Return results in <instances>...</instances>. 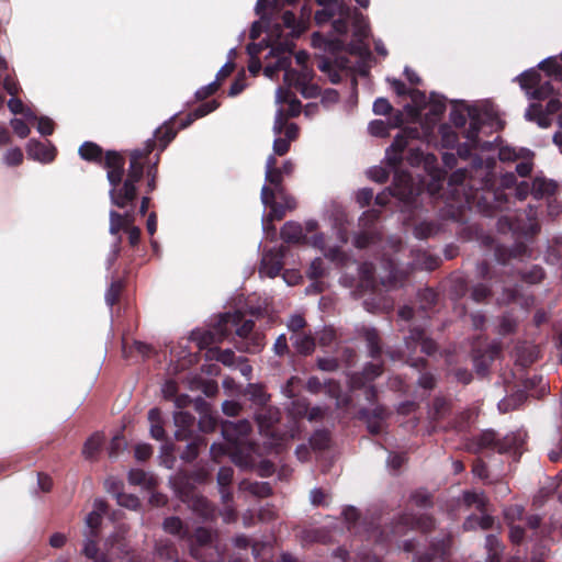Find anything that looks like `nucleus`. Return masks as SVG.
I'll list each match as a JSON object with an SVG mask.
<instances>
[{"instance_id": "nucleus-57", "label": "nucleus", "mask_w": 562, "mask_h": 562, "mask_svg": "<svg viewBox=\"0 0 562 562\" xmlns=\"http://www.w3.org/2000/svg\"><path fill=\"white\" fill-rule=\"evenodd\" d=\"M103 438L100 434L92 435L83 446V454L87 458H92L100 449Z\"/></svg>"}, {"instance_id": "nucleus-2", "label": "nucleus", "mask_w": 562, "mask_h": 562, "mask_svg": "<svg viewBox=\"0 0 562 562\" xmlns=\"http://www.w3.org/2000/svg\"><path fill=\"white\" fill-rule=\"evenodd\" d=\"M155 148V142L148 140L144 150H134L131 154L128 175L124 183L121 180L124 170V159L116 153L109 151L104 158L103 167L108 171V180L112 186L111 201L119 207H125L136 198V183L144 173V160Z\"/></svg>"}, {"instance_id": "nucleus-10", "label": "nucleus", "mask_w": 562, "mask_h": 562, "mask_svg": "<svg viewBox=\"0 0 562 562\" xmlns=\"http://www.w3.org/2000/svg\"><path fill=\"white\" fill-rule=\"evenodd\" d=\"M251 425L247 419L237 423L225 422L222 425V435L236 452H240L249 464L254 462L256 446L248 439Z\"/></svg>"}, {"instance_id": "nucleus-15", "label": "nucleus", "mask_w": 562, "mask_h": 562, "mask_svg": "<svg viewBox=\"0 0 562 562\" xmlns=\"http://www.w3.org/2000/svg\"><path fill=\"white\" fill-rule=\"evenodd\" d=\"M191 554L203 562H218L222 553L217 544H214V535L205 529L198 528L189 539Z\"/></svg>"}, {"instance_id": "nucleus-27", "label": "nucleus", "mask_w": 562, "mask_h": 562, "mask_svg": "<svg viewBox=\"0 0 562 562\" xmlns=\"http://www.w3.org/2000/svg\"><path fill=\"white\" fill-rule=\"evenodd\" d=\"M26 150L30 158L41 162H50L55 158V148L49 143L32 139Z\"/></svg>"}, {"instance_id": "nucleus-46", "label": "nucleus", "mask_w": 562, "mask_h": 562, "mask_svg": "<svg viewBox=\"0 0 562 562\" xmlns=\"http://www.w3.org/2000/svg\"><path fill=\"white\" fill-rule=\"evenodd\" d=\"M217 108H218V103L214 100L211 102L201 104L192 113L188 114L186 123L182 124V127H187L196 119L207 115L209 113L213 112Z\"/></svg>"}, {"instance_id": "nucleus-39", "label": "nucleus", "mask_w": 562, "mask_h": 562, "mask_svg": "<svg viewBox=\"0 0 562 562\" xmlns=\"http://www.w3.org/2000/svg\"><path fill=\"white\" fill-rule=\"evenodd\" d=\"M134 222V216L132 213L126 212L125 214H120L115 211L110 212V233L112 235H117L121 229H125Z\"/></svg>"}, {"instance_id": "nucleus-47", "label": "nucleus", "mask_w": 562, "mask_h": 562, "mask_svg": "<svg viewBox=\"0 0 562 562\" xmlns=\"http://www.w3.org/2000/svg\"><path fill=\"white\" fill-rule=\"evenodd\" d=\"M246 395L249 396L252 403L261 407L266 406L269 401V395L263 387L258 384H249L246 389Z\"/></svg>"}, {"instance_id": "nucleus-51", "label": "nucleus", "mask_w": 562, "mask_h": 562, "mask_svg": "<svg viewBox=\"0 0 562 562\" xmlns=\"http://www.w3.org/2000/svg\"><path fill=\"white\" fill-rule=\"evenodd\" d=\"M283 25L290 30L291 35L297 36L303 31V24L296 21L294 13L283 11L280 15Z\"/></svg>"}, {"instance_id": "nucleus-24", "label": "nucleus", "mask_w": 562, "mask_h": 562, "mask_svg": "<svg viewBox=\"0 0 562 562\" xmlns=\"http://www.w3.org/2000/svg\"><path fill=\"white\" fill-rule=\"evenodd\" d=\"M449 186L453 189L454 193H459L460 191L464 194L465 203H470L471 199H475V195L465 191L467 187L474 188L475 179L473 175H469V171L465 169H458L454 171L449 179Z\"/></svg>"}, {"instance_id": "nucleus-21", "label": "nucleus", "mask_w": 562, "mask_h": 562, "mask_svg": "<svg viewBox=\"0 0 562 562\" xmlns=\"http://www.w3.org/2000/svg\"><path fill=\"white\" fill-rule=\"evenodd\" d=\"M419 137L416 128H405L401 131L391 147L386 150V160L392 167H396L403 159V151L409 145V142Z\"/></svg>"}, {"instance_id": "nucleus-42", "label": "nucleus", "mask_w": 562, "mask_h": 562, "mask_svg": "<svg viewBox=\"0 0 562 562\" xmlns=\"http://www.w3.org/2000/svg\"><path fill=\"white\" fill-rule=\"evenodd\" d=\"M189 506L204 518H211L214 515V508L203 496L192 495L191 499L189 501Z\"/></svg>"}, {"instance_id": "nucleus-55", "label": "nucleus", "mask_w": 562, "mask_h": 562, "mask_svg": "<svg viewBox=\"0 0 562 562\" xmlns=\"http://www.w3.org/2000/svg\"><path fill=\"white\" fill-rule=\"evenodd\" d=\"M438 226L431 222H420L414 227V234L417 238H428L438 232Z\"/></svg>"}, {"instance_id": "nucleus-54", "label": "nucleus", "mask_w": 562, "mask_h": 562, "mask_svg": "<svg viewBox=\"0 0 562 562\" xmlns=\"http://www.w3.org/2000/svg\"><path fill=\"white\" fill-rule=\"evenodd\" d=\"M493 525V518L491 516H487V515H483L482 517H474V516H470L465 521H464V529L465 530H470V529H474L476 526H479L480 528L482 529H488L491 528Z\"/></svg>"}, {"instance_id": "nucleus-56", "label": "nucleus", "mask_w": 562, "mask_h": 562, "mask_svg": "<svg viewBox=\"0 0 562 562\" xmlns=\"http://www.w3.org/2000/svg\"><path fill=\"white\" fill-rule=\"evenodd\" d=\"M10 111L14 114L21 113L29 121H36V115L27 108H25L20 99L12 98L8 102Z\"/></svg>"}, {"instance_id": "nucleus-52", "label": "nucleus", "mask_w": 562, "mask_h": 562, "mask_svg": "<svg viewBox=\"0 0 562 562\" xmlns=\"http://www.w3.org/2000/svg\"><path fill=\"white\" fill-rule=\"evenodd\" d=\"M164 529L171 533L179 536L180 538L187 537V528L183 527L182 521L177 517H169L164 521Z\"/></svg>"}, {"instance_id": "nucleus-12", "label": "nucleus", "mask_w": 562, "mask_h": 562, "mask_svg": "<svg viewBox=\"0 0 562 562\" xmlns=\"http://www.w3.org/2000/svg\"><path fill=\"white\" fill-rule=\"evenodd\" d=\"M424 192V181H415L414 178L401 170L394 175L392 194L397 196L406 210L417 206V199Z\"/></svg>"}, {"instance_id": "nucleus-30", "label": "nucleus", "mask_w": 562, "mask_h": 562, "mask_svg": "<svg viewBox=\"0 0 562 562\" xmlns=\"http://www.w3.org/2000/svg\"><path fill=\"white\" fill-rule=\"evenodd\" d=\"M407 349H416L420 347V350L426 355H431L436 350V344L434 340L425 337L424 331L419 328L411 329V335L406 339Z\"/></svg>"}, {"instance_id": "nucleus-38", "label": "nucleus", "mask_w": 562, "mask_h": 562, "mask_svg": "<svg viewBox=\"0 0 562 562\" xmlns=\"http://www.w3.org/2000/svg\"><path fill=\"white\" fill-rule=\"evenodd\" d=\"M226 453L233 454V460L235 463H237L241 467L249 465L248 460H246L244 458V456L240 454V452H238V451L236 452L234 449H232L231 445L228 442H227V446L222 445V443H213L211 446V456L215 461H217L222 456H224Z\"/></svg>"}, {"instance_id": "nucleus-53", "label": "nucleus", "mask_w": 562, "mask_h": 562, "mask_svg": "<svg viewBox=\"0 0 562 562\" xmlns=\"http://www.w3.org/2000/svg\"><path fill=\"white\" fill-rule=\"evenodd\" d=\"M324 387L326 389V392L329 394L330 397L336 398V405L338 407H345L349 404V396H340V386L336 382L329 381L327 384L324 385Z\"/></svg>"}, {"instance_id": "nucleus-3", "label": "nucleus", "mask_w": 562, "mask_h": 562, "mask_svg": "<svg viewBox=\"0 0 562 562\" xmlns=\"http://www.w3.org/2000/svg\"><path fill=\"white\" fill-rule=\"evenodd\" d=\"M284 173L277 167V159L270 155L266 161V184L261 189V202L265 206L270 207L268 217L263 218V231L269 235L270 224L273 220H281L286 210L295 207L293 198L286 195L282 187ZM272 235L274 228L271 226Z\"/></svg>"}, {"instance_id": "nucleus-9", "label": "nucleus", "mask_w": 562, "mask_h": 562, "mask_svg": "<svg viewBox=\"0 0 562 562\" xmlns=\"http://www.w3.org/2000/svg\"><path fill=\"white\" fill-rule=\"evenodd\" d=\"M106 513V504L102 499H95L92 512L85 520L83 529V555L92 562H110L106 554L99 552L97 541L100 535L102 516Z\"/></svg>"}, {"instance_id": "nucleus-49", "label": "nucleus", "mask_w": 562, "mask_h": 562, "mask_svg": "<svg viewBox=\"0 0 562 562\" xmlns=\"http://www.w3.org/2000/svg\"><path fill=\"white\" fill-rule=\"evenodd\" d=\"M79 155L85 160H101L102 150L97 144L86 142L80 146Z\"/></svg>"}, {"instance_id": "nucleus-43", "label": "nucleus", "mask_w": 562, "mask_h": 562, "mask_svg": "<svg viewBox=\"0 0 562 562\" xmlns=\"http://www.w3.org/2000/svg\"><path fill=\"white\" fill-rule=\"evenodd\" d=\"M383 261L385 262V271L387 272V276H381V283L384 286H396L400 280H402L403 276L400 273L394 265V262L390 258H383Z\"/></svg>"}, {"instance_id": "nucleus-28", "label": "nucleus", "mask_w": 562, "mask_h": 562, "mask_svg": "<svg viewBox=\"0 0 562 562\" xmlns=\"http://www.w3.org/2000/svg\"><path fill=\"white\" fill-rule=\"evenodd\" d=\"M317 67L321 71L328 75L333 83H337L341 80V71L349 68V65L344 59L334 63L328 58H318Z\"/></svg>"}, {"instance_id": "nucleus-14", "label": "nucleus", "mask_w": 562, "mask_h": 562, "mask_svg": "<svg viewBox=\"0 0 562 562\" xmlns=\"http://www.w3.org/2000/svg\"><path fill=\"white\" fill-rule=\"evenodd\" d=\"M307 59L308 54L304 50H300L295 54L296 64L301 66V69L294 70L289 68V70H286L284 74V83L289 88H295L304 97L311 98L316 94L317 89L314 86H310V81L312 80V71L306 66Z\"/></svg>"}, {"instance_id": "nucleus-62", "label": "nucleus", "mask_w": 562, "mask_h": 562, "mask_svg": "<svg viewBox=\"0 0 562 562\" xmlns=\"http://www.w3.org/2000/svg\"><path fill=\"white\" fill-rule=\"evenodd\" d=\"M491 170H492L491 164H486L485 166H483V164L481 162L479 166H476V164L473 166V171L475 172V176L482 177V181L480 183L481 189H484L490 184Z\"/></svg>"}, {"instance_id": "nucleus-36", "label": "nucleus", "mask_w": 562, "mask_h": 562, "mask_svg": "<svg viewBox=\"0 0 562 562\" xmlns=\"http://www.w3.org/2000/svg\"><path fill=\"white\" fill-rule=\"evenodd\" d=\"M499 347L494 344L491 345L484 353H476L474 356V366L480 374H485L490 363L498 356Z\"/></svg>"}, {"instance_id": "nucleus-26", "label": "nucleus", "mask_w": 562, "mask_h": 562, "mask_svg": "<svg viewBox=\"0 0 562 562\" xmlns=\"http://www.w3.org/2000/svg\"><path fill=\"white\" fill-rule=\"evenodd\" d=\"M299 128L295 124L291 123L283 127L281 134H274L273 154L283 156L290 149V144L297 138Z\"/></svg>"}, {"instance_id": "nucleus-13", "label": "nucleus", "mask_w": 562, "mask_h": 562, "mask_svg": "<svg viewBox=\"0 0 562 562\" xmlns=\"http://www.w3.org/2000/svg\"><path fill=\"white\" fill-rule=\"evenodd\" d=\"M409 165L420 166L423 165L425 171L430 178V182L427 184V191L430 195H435L442 188L445 175L438 167L437 158L432 154H424L418 148H411L407 157Z\"/></svg>"}, {"instance_id": "nucleus-58", "label": "nucleus", "mask_w": 562, "mask_h": 562, "mask_svg": "<svg viewBox=\"0 0 562 562\" xmlns=\"http://www.w3.org/2000/svg\"><path fill=\"white\" fill-rule=\"evenodd\" d=\"M364 338L368 342L370 355L374 358L380 353V346H379V335L375 329L373 328H367L364 329Z\"/></svg>"}, {"instance_id": "nucleus-23", "label": "nucleus", "mask_w": 562, "mask_h": 562, "mask_svg": "<svg viewBox=\"0 0 562 562\" xmlns=\"http://www.w3.org/2000/svg\"><path fill=\"white\" fill-rule=\"evenodd\" d=\"M283 250L282 248L272 249L263 252L259 273L269 278H274L279 274L283 267Z\"/></svg>"}, {"instance_id": "nucleus-64", "label": "nucleus", "mask_w": 562, "mask_h": 562, "mask_svg": "<svg viewBox=\"0 0 562 562\" xmlns=\"http://www.w3.org/2000/svg\"><path fill=\"white\" fill-rule=\"evenodd\" d=\"M211 352L213 353V357L217 361L222 362L224 366L232 367L235 362V355L229 349H226V350L211 349Z\"/></svg>"}, {"instance_id": "nucleus-61", "label": "nucleus", "mask_w": 562, "mask_h": 562, "mask_svg": "<svg viewBox=\"0 0 562 562\" xmlns=\"http://www.w3.org/2000/svg\"><path fill=\"white\" fill-rule=\"evenodd\" d=\"M248 53L250 55V63L248 65V69L252 75H257L261 69V63L257 55L259 54L260 49L256 44L248 45L247 47Z\"/></svg>"}, {"instance_id": "nucleus-5", "label": "nucleus", "mask_w": 562, "mask_h": 562, "mask_svg": "<svg viewBox=\"0 0 562 562\" xmlns=\"http://www.w3.org/2000/svg\"><path fill=\"white\" fill-rule=\"evenodd\" d=\"M517 81L529 99H547L562 81V64L558 57H549L518 76Z\"/></svg>"}, {"instance_id": "nucleus-19", "label": "nucleus", "mask_w": 562, "mask_h": 562, "mask_svg": "<svg viewBox=\"0 0 562 562\" xmlns=\"http://www.w3.org/2000/svg\"><path fill=\"white\" fill-rule=\"evenodd\" d=\"M292 47V43L288 40L273 44L270 53L277 58V61L265 67L263 72L267 77L273 78L280 70H284V74L289 70Z\"/></svg>"}, {"instance_id": "nucleus-44", "label": "nucleus", "mask_w": 562, "mask_h": 562, "mask_svg": "<svg viewBox=\"0 0 562 562\" xmlns=\"http://www.w3.org/2000/svg\"><path fill=\"white\" fill-rule=\"evenodd\" d=\"M497 442H498V439L496 438V434L492 430H488V431H484L483 434L480 435V437L477 438V440L474 443V447H472L471 449L474 452H479V451H481L483 449H487V448L497 450Z\"/></svg>"}, {"instance_id": "nucleus-31", "label": "nucleus", "mask_w": 562, "mask_h": 562, "mask_svg": "<svg viewBox=\"0 0 562 562\" xmlns=\"http://www.w3.org/2000/svg\"><path fill=\"white\" fill-rule=\"evenodd\" d=\"M173 420L177 427L176 438L178 440L188 439L192 434V427L195 420L194 416L187 412H176Z\"/></svg>"}, {"instance_id": "nucleus-8", "label": "nucleus", "mask_w": 562, "mask_h": 562, "mask_svg": "<svg viewBox=\"0 0 562 562\" xmlns=\"http://www.w3.org/2000/svg\"><path fill=\"white\" fill-rule=\"evenodd\" d=\"M412 104L405 106L408 116L414 121H422L425 116L424 130L428 133L446 110L443 97L431 93L429 98L419 90L411 92Z\"/></svg>"}, {"instance_id": "nucleus-41", "label": "nucleus", "mask_w": 562, "mask_h": 562, "mask_svg": "<svg viewBox=\"0 0 562 562\" xmlns=\"http://www.w3.org/2000/svg\"><path fill=\"white\" fill-rule=\"evenodd\" d=\"M291 340L296 351L303 355L311 353L315 348L314 338L304 333L293 334Z\"/></svg>"}, {"instance_id": "nucleus-1", "label": "nucleus", "mask_w": 562, "mask_h": 562, "mask_svg": "<svg viewBox=\"0 0 562 562\" xmlns=\"http://www.w3.org/2000/svg\"><path fill=\"white\" fill-rule=\"evenodd\" d=\"M322 9L315 12L318 25L330 24L334 34L324 36L321 33L313 35L312 42L316 47L324 46L331 54L346 50L358 55L361 59L371 57L369 44V26L366 18L351 10L347 2H318Z\"/></svg>"}, {"instance_id": "nucleus-60", "label": "nucleus", "mask_w": 562, "mask_h": 562, "mask_svg": "<svg viewBox=\"0 0 562 562\" xmlns=\"http://www.w3.org/2000/svg\"><path fill=\"white\" fill-rule=\"evenodd\" d=\"M463 499L468 506H475L481 512H483L485 507V498L482 493L465 492Z\"/></svg>"}, {"instance_id": "nucleus-7", "label": "nucleus", "mask_w": 562, "mask_h": 562, "mask_svg": "<svg viewBox=\"0 0 562 562\" xmlns=\"http://www.w3.org/2000/svg\"><path fill=\"white\" fill-rule=\"evenodd\" d=\"M450 119L456 126H463L467 120H470L469 127L464 131L467 143L459 148V155L465 156L471 148L479 146L480 130L486 119H492V110L486 108L481 110L461 102L453 106Z\"/></svg>"}, {"instance_id": "nucleus-11", "label": "nucleus", "mask_w": 562, "mask_h": 562, "mask_svg": "<svg viewBox=\"0 0 562 562\" xmlns=\"http://www.w3.org/2000/svg\"><path fill=\"white\" fill-rule=\"evenodd\" d=\"M256 419L260 429L261 435L270 439V446L280 449L288 440L294 439L299 434V426L296 423L291 429L282 435H278L274 430V424L279 420V411L276 407L263 406L256 414Z\"/></svg>"}, {"instance_id": "nucleus-29", "label": "nucleus", "mask_w": 562, "mask_h": 562, "mask_svg": "<svg viewBox=\"0 0 562 562\" xmlns=\"http://www.w3.org/2000/svg\"><path fill=\"white\" fill-rule=\"evenodd\" d=\"M526 432L524 430H518L516 432H512L506 435L502 440L498 439L497 442V451L498 452H513L517 453L520 451L526 441Z\"/></svg>"}, {"instance_id": "nucleus-40", "label": "nucleus", "mask_w": 562, "mask_h": 562, "mask_svg": "<svg viewBox=\"0 0 562 562\" xmlns=\"http://www.w3.org/2000/svg\"><path fill=\"white\" fill-rule=\"evenodd\" d=\"M557 189V186L544 178L537 177L532 181L531 193L536 199H541L551 195Z\"/></svg>"}, {"instance_id": "nucleus-18", "label": "nucleus", "mask_w": 562, "mask_h": 562, "mask_svg": "<svg viewBox=\"0 0 562 562\" xmlns=\"http://www.w3.org/2000/svg\"><path fill=\"white\" fill-rule=\"evenodd\" d=\"M499 160L517 162L516 172L520 177H527L533 167V153L527 148L503 146L498 153Z\"/></svg>"}, {"instance_id": "nucleus-37", "label": "nucleus", "mask_w": 562, "mask_h": 562, "mask_svg": "<svg viewBox=\"0 0 562 562\" xmlns=\"http://www.w3.org/2000/svg\"><path fill=\"white\" fill-rule=\"evenodd\" d=\"M233 475L234 471L228 467L221 468L218 471L217 484L220 486V493L223 503H229L232 501V493L228 490V486L232 483Z\"/></svg>"}, {"instance_id": "nucleus-63", "label": "nucleus", "mask_w": 562, "mask_h": 562, "mask_svg": "<svg viewBox=\"0 0 562 562\" xmlns=\"http://www.w3.org/2000/svg\"><path fill=\"white\" fill-rule=\"evenodd\" d=\"M116 501L120 506L128 509H137L139 506V499L132 494L119 493L116 495Z\"/></svg>"}, {"instance_id": "nucleus-16", "label": "nucleus", "mask_w": 562, "mask_h": 562, "mask_svg": "<svg viewBox=\"0 0 562 562\" xmlns=\"http://www.w3.org/2000/svg\"><path fill=\"white\" fill-rule=\"evenodd\" d=\"M279 109L276 113L273 123V133L281 134L283 127L289 125L288 119L294 117L301 112V103L297 99L293 98L288 88L279 87L276 94Z\"/></svg>"}, {"instance_id": "nucleus-4", "label": "nucleus", "mask_w": 562, "mask_h": 562, "mask_svg": "<svg viewBox=\"0 0 562 562\" xmlns=\"http://www.w3.org/2000/svg\"><path fill=\"white\" fill-rule=\"evenodd\" d=\"M254 322L252 321H244L243 314L240 312L226 313L223 314L213 330L205 333L201 338H199V344L201 347H207L215 342H221L226 339L233 330H235L236 335L243 339H246L238 349L245 352H258L261 350L263 346V337L259 334H255L250 339L248 337L252 333Z\"/></svg>"}, {"instance_id": "nucleus-34", "label": "nucleus", "mask_w": 562, "mask_h": 562, "mask_svg": "<svg viewBox=\"0 0 562 562\" xmlns=\"http://www.w3.org/2000/svg\"><path fill=\"white\" fill-rule=\"evenodd\" d=\"M292 414L294 416H303L306 415L307 419L311 422L322 419L325 416V408L322 406H314L308 408L307 404L304 401L293 402Z\"/></svg>"}, {"instance_id": "nucleus-48", "label": "nucleus", "mask_w": 562, "mask_h": 562, "mask_svg": "<svg viewBox=\"0 0 562 562\" xmlns=\"http://www.w3.org/2000/svg\"><path fill=\"white\" fill-rule=\"evenodd\" d=\"M525 400H526V394L524 392L519 391L516 394L502 400L498 403V409L502 413H507L510 409H515V408L519 407L524 403Z\"/></svg>"}, {"instance_id": "nucleus-6", "label": "nucleus", "mask_w": 562, "mask_h": 562, "mask_svg": "<svg viewBox=\"0 0 562 562\" xmlns=\"http://www.w3.org/2000/svg\"><path fill=\"white\" fill-rule=\"evenodd\" d=\"M317 223L308 221L305 224V228L300 224L289 222L285 223L281 229V237L286 243H304L318 248L323 254L335 262H344L345 255L339 250L338 246H328L325 241L323 234H316Z\"/></svg>"}, {"instance_id": "nucleus-45", "label": "nucleus", "mask_w": 562, "mask_h": 562, "mask_svg": "<svg viewBox=\"0 0 562 562\" xmlns=\"http://www.w3.org/2000/svg\"><path fill=\"white\" fill-rule=\"evenodd\" d=\"M359 273L361 288H364L366 291H374L376 285L374 280V268L372 263H363L359 269Z\"/></svg>"}, {"instance_id": "nucleus-25", "label": "nucleus", "mask_w": 562, "mask_h": 562, "mask_svg": "<svg viewBox=\"0 0 562 562\" xmlns=\"http://www.w3.org/2000/svg\"><path fill=\"white\" fill-rule=\"evenodd\" d=\"M126 532L127 528L124 525H120L116 527L114 533L108 538L105 546L111 554L117 558L128 555V546L125 540Z\"/></svg>"}, {"instance_id": "nucleus-35", "label": "nucleus", "mask_w": 562, "mask_h": 562, "mask_svg": "<svg viewBox=\"0 0 562 562\" xmlns=\"http://www.w3.org/2000/svg\"><path fill=\"white\" fill-rule=\"evenodd\" d=\"M148 422L150 436L156 440H164L166 432L164 429V418L159 408H151L148 412Z\"/></svg>"}, {"instance_id": "nucleus-33", "label": "nucleus", "mask_w": 562, "mask_h": 562, "mask_svg": "<svg viewBox=\"0 0 562 562\" xmlns=\"http://www.w3.org/2000/svg\"><path fill=\"white\" fill-rule=\"evenodd\" d=\"M128 482L144 490H153L157 485V477L140 469H133L128 473Z\"/></svg>"}, {"instance_id": "nucleus-32", "label": "nucleus", "mask_w": 562, "mask_h": 562, "mask_svg": "<svg viewBox=\"0 0 562 562\" xmlns=\"http://www.w3.org/2000/svg\"><path fill=\"white\" fill-rule=\"evenodd\" d=\"M403 123V114L397 113L392 122H385L383 120H375L369 124V132L371 135L376 137H385L389 135L390 128L398 127Z\"/></svg>"}, {"instance_id": "nucleus-17", "label": "nucleus", "mask_w": 562, "mask_h": 562, "mask_svg": "<svg viewBox=\"0 0 562 562\" xmlns=\"http://www.w3.org/2000/svg\"><path fill=\"white\" fill-rule=\"evenodd\" d=\"M560 109L561 103L559 99L553 98L548 102L546 111H542L541 106L538 104H530L525 116L529 121H536L541 127L550 126L553 121L562 127V113L560 112Z\"/></svg>"}, {"instance_id": "nucleus-50", "label": "nucleus", "mask_w": 562, "mask_h": 562, "mask_svg": "<svg viewBox=\"0 0 562 562\" xmlns=\"http://www.w3.org/2000/svg\"><path fill=\"white\" fill-rule=\"evenodd\" d=\"M487 562H499L502 546L499 540L494 535L486 537Z\"/></svg>"}, {"instance_id": "nucleus-20", "label": "nucleus", "mask_w": 562, "mask_h": 562, "mask_svg": "<svg viewBox=\"0 0 562 562\" xmlns=\"http://www.w3.org/2000/svg\"><path fill=\"white\" fill-rule=\"evenodd\" d=\"M379 218V212L375 210H369L362 214L359 218V225L361 227V233H359L355 238V246L357 248H366L371 244L375 243L378 238V233L373 227L374 223Z\"/></svg>"}, {"instance_id": "nucleus-22", "label": "nucleus", "mask_w": 562, "mask_h": 562, "mask_svg": "<svg viewBox=\"0 0 562 562\" xmlns=\"http://www.w3.org/2000/svg\"><path fill=\"white\" fill-rule=\"evenodd\" d=\"M434 525V521L430 517L420 516L416 518L412 515H404L396 522V525L392 528V538H396L404 533L406 529H420L422 531H428Z\"/></svg>"}, {"instance_id": "nucleus-59", "label": "nucleus", "mask_w": 562, "mask_h": 562, "mask_svg": "<svg viewBox=\"0 0 562 562\" xmlns=\"http://www.w3.org/2000/svg\"><path fill=\"white\" fill-rule=\"evenodd\" d=\"M310 442L314 449L323 450L328 447L329 434L326 430H317L311 437Z\"/></svg>"}]
</instances>
